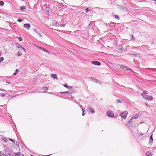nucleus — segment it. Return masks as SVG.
Listing matches in <instances>:
<instances>
[{
    "label": "nucleus",
    "mask_w": 156,
    "mask_h": 156,
    "mask_svg": "<svg viewBox=\"0 0 156 156\" xmlns=\"http://www.w3.org/2000/svg\"><path fill=\"white\" fill-rule=\"evenodd\" d=\"M145 105H146V106H149V105L148 104L145 103Z\"/></svg>",
    "instance_id": "nucleus-52"
},
{
    "label": "nucleus",
    "mask_w": 156,
    "mask_h": 156,
    "mask_svg": "<svg viewBox=\"0 0 156 156\" xmlns=\"http://www.w3.org/2000/svg\"><path fill=\"white\" fill-rule=\"evenodd\" d=\"M143 134H144V133H140L138 134V136H139L140 137L141 136H142L143 135Z\"/></svg>",
    "instance_id": "nucleus-38"
},
{
    "label": "nucleus",
    "mask_w": 156,
    "mask_h": 156,
    "mask_svg": "<svg viewBox=\"0 0 156 156\" xmlns=\"http://www.w3.org/2000/svg\"><path fill=\"white\" fill-rule=\"evenodd\" d=\"M82 110L83 112L82 115L83 116H84L85 115L86 112L85 110L83 109V108H82Z\"/></svg>",
    "instance_id": "nucleus-28"
},
{
    "label": "nucleus",
    "mask_w": 156,
    "mask_h": 156,
    "mask_svg": "<svg viewBox=\"0 0 156 156\" xmlns=\"http://www.w3.org/2000/svg\"><path fill=\"white\" fill-rule=\"evenodd\" d=\"M17 74V73L16 72H15L13 73V75L14 76L16 75Z\"/></svg>",
    "instance_id": "nucleus-51"
},
{
    "label": "nucleus",
    "mask_w": 156,
    "mask_h": 156,
    "mask_svg": "<svg viewBox=\"0 0 156 156\" xmlns=\"http://www.w3.org/2000/svg\"><path fill=\"white\" fill-rule=\"evenodd\" d=\"M121 49H122V48H121Z\"/></svg>",
    "instance_id": "nucleus-61"
},
{
    "label": "nucleus",
    "mask_w": 156,
    "mask_h": 156,
    "mask_svg": "<svg viewBox=\"0 0 156 156\" xmlns=\"http://www.w3.org/2000/svg\"><path fill=\"white\" fill-rule=\"evenodd\" d=\"M9 140L11 142H13V143H15V141L12 139H10V138H9Z\"/></svg>",
    "instance_id": "nucleus-31"
},
{
    "label": "nucleus",
    "mask_w": 156,
    "mask_h": 156,
    "mask_svg": "<svg viewBox=\"0 0 156 156\" xmlns=\"http://www.w3.org/2000/svg\"><path fill=\"white\" fill-rule=\"evenodd\" d=\"M63 86L64 87L68 88L69 89H71V88L72 87L69 86L66 84H65L63 85Z\"/></svg>",
    "instance_id": "nucleus-17"
},
{
    "label": "nucleus",
    "mask_w": 156,
    "mask_h": 156,
    "mask_svg": "<svg viewBox=\"0 0 156 156\" xmlns=\"http://www.w3.org/2000/svg\"><path fill=\"white\" fill-rule=\"evenodd\" d=\"M19 40L20 41H21L23 40V39H22V38L21 37H20L19 38Z\"/></svg>",
    "instance_id": "nucleus-46"
},
{
    "label": "nucleus",
    "mask_w": 156,
    "mask_h": 156,
    "mask_svg": "<svg viewBox=\"0 0 156 156\" xmlns=\"http://www.w3.org/2000/svg\"><path fill=\"white\" fill-rule=\"evenodd\" d=\"M51 77L53 78L54 79H55V78H57V75L56 74H51Z\"/></svg>",
    "instance_id": "nucleus-14"
},
{
    "label": "nucleus",
    "mask_w": 156,
    "mask_h": 156,
    "mask_svg": "<svg viewBox=\"0 0 156 156\" xmlns=\"http://www.w3.org/2000/svg\"><path fill=\"white\" fill-rule=\"evenodd\" d=\"M116 101L118 103H121L122 102V101H121V100L119 99H117L116 100Z\"/></svg>",
    "instance_id": "nucleus-40"
},
{
    "label": "nucleus",
    "mask_w": 156,
    "mask_h": 156,
    "mask_svg": "<svg viewBox=\"0 0 156 156\" xmlns=\"http://www.w3.org/2000/svg\"><path fill=\"white\" fill-rule=\"evenodd\" d=\"M115 19H117V20H119V16L117 15H115Z\"/></svg>",
    "instance_id": "nucleus-32"
},
{
    "label": "nucleus",
    "mask_w": 156,
    "mask_h": 156,
    "mask_svg": "<svg viewBox=\"0 0 156 156\" xmlns=\"http://www.w3.org/2000/svg\"><path fill=\"white\" fill-rule=\"evenodd\" d=\"M17 143H18V144L19 143H18V142H16V144H17Z\"/></svg>",
    "instance_id": "nucleus-58"
},
{
    "label": "nucleus",
    "mask_w": 156,
    "mask_h": 156,
    "mask_svg": "<svg viewBox=\"0 0 156 156\" xmlns=\"http://www.w3.org/2000/svg\"><path fill=\"white\" fill-rule=\"evenodd\" d=\"M19 70L18 69H17L15 71V72H16V73H17L19 71Z\"/></svg>",
    "instance_id": "nucleus-49"
},
{
    "label": "nucleus",
    "mask_w": 156,
    "mask_h": 156,
    "mask_svg": "<svg viewBox=\"0 0 156 156\" xmlns=\"http://www.w3.org/2000/svg\"><path fill=\"white\" fill-rule=\"evenodd\" d=\"M0 90H2V89L0 88Z\"/></svg>",
    "instance_id": "nucleus-59"
},
{
    "label": "nucleus",
    "mask_w": 156,
    "mask_h": 156,
    "mask_svg": "<svg viewBox=\"0 0 156 156\" xmlns=\"http://www.w3.org/2000/svg\"><path fill=\"white\" fill-rule=\"evenodd\" d=\"M35 46L39 49H40L42 51H43L45 52H47L48 53H49V52L46 49H45L44 48L41 47H40L39 46H37V45H35Z\"/></svg>",
    "instance_id": "nucleus-7"
},
{
    "label": "nucleus",
    "mask_w": 156,
    "mask_h": 156,
    "mask_svg": "<svg viewBox=\"0 0 156 156\" xmlns=\"http://www.w3.org/2000/svg\"><path fill=\"white\" fill-rule=\"evenodd\" d=\"M119 68H120V69H124L125 68L127 69L128 67H127L126 66H125L124 65H119Z\"/></svg>",
    "instance_id": "nucleus-13"
},
{
    "label": "nucleus",
    "mask_w": 156,
    "mask_h": 156,
    "mask_svg": "<svg viewBox=\"0 0 156 156\" xmlns=\"http://www.w3.org/2000/svg\"><path fill=\"white\" fill-rule=\"evenodd\" d=\"M6 83L8 84H9L11 83V82L8 80H7L6 81Z\"/></svg>",
    "instance_id": "nucleus-48"
},
{
    "label": "nucleus",
    "mask_w": 156,
    "mask_h": 156,
    "mask_svg": "<svg viewBox=\"0 0 156 156\" xmlns=\"http://www.w3.org/2000/svg\"><path fill=\"white\" fill-rule=\"evenodd\" d=\"M24 27L26 29H29L30 26V25L29 23H25L24 24Z\"/></svg>",
    "instance_id": "nucleus-11"
},
{
    "label": "nucleus",
    "mask_w": 156,
    "mask_h": 156,
    "mask_svg": "<svg viewBox=\"0 0 156 156\" xmlns=\"http://www.w3.org/2000/svg\"><path fill=\"white\" fill-rule=\"evenodd\" d=\"M141 95L145 100L148 101H152L153 99V98L151 96H149L146 95H144L143 94H142Z\"/></svg>",
    "instance_id": "nucleus-1"
},
{
    "label": "nucleus",
    "mask_w": 156,
    "mask_h": 156,
    "mask_svg": "<svg viewBox=\"0 0 156 156\" xmlns=\"http://www.w3.org/2000/svg\"><path fill=\"white\" fill-rule=\"evenodd\" d=\"M0 95L2 97H4L5 96V94L4 93L1 94Z\"/></svg>",
    "instance_id": "nucleus-44"
},
{
    "label": "nucleus",
    "mask_w": 156,
    "mask_h": 156,
    "mask_svg": "<svg viewBox=\"0 0 156 156\" xmlns=\"http://www.w3.org/2000/svg\"><path fill=\"white\" fill-rule=\"evenodd\" d=\"M93 25V23L92 22H90V23L88 26V29H90V28L91 26Z\"/></svg>",
    "instance_id": "nucleus-20"
},
{
    "label": "nucleus",
    "mask_w": 156,
    "mask_h": 156,
    "mask_svg": "<svg viewBox=\"0 0 156 156\" xmlns=\"http://www.w3.org/2000/svg\"><path fill=\"white\" fill-rule=\"evenodd\" d=\"M15 156H20V153H14Z\"/></svg>",
    "instance_id": "nucleus-23"
},
{
    "label": "nucleus",
    "mask_w": 156,
    "mask_h": 156,
    "mask_svg": "<svg viewBox=\"0 0 156 156\" xmlns=\"http://www.w3.org/2000/svg\"><path fill=\"white\" fill-rule=\"evenodd\" d=\"M5 156L4 152H2L0 151V156Z\"/></svg>",
    "instance_id": "nucleus-27"
},
{
    "label": "nucleus",
    "mask_w": 156,
    "mask_h": 156,
    "mask_svg": "<svg viewBox=\"0 0 156 156\" xmlns=\"http://www.w3.org/2000/svg\"><path fill=\"white\" fill-rule=\"evenodd\" d=\"M35 32L37 33V34H38L40 37H42V36L41 35V34L40 33H38L37 31L36 30H34Z\"/></svg>",
    "instance_id": "nucleus-30"
},
{
    "label": "nucleus",
    "mask_w": 156,
    "mask_h": 156,
    "mask_svg": "<svg viewBox=\"0 0 156 156\" xmlns=\"http://www.w3.org/2000/svg\"><path fill=\"white\" fill-rule=\"evenodd\" d=\"M91 78L92 79V80L96 83H97V81H98V79H96V78Z\"/></svg>",
    "instance_id": "nucleus-24"
},
{
    "label": "nucleus",
    "mask_w": 156,
    "mask_h": 156,
    "mask_svg": "<svg viewBox=\"0 0 156 156\" xmlns=\"http://www.w3.org/2000/svg\"><path fill=\"white\" fill-rule=\"evenodd\" d=\"M22 54L21 52H20V51H18V53H17V55L18 56H21L22 55Z\"/></svg>",
    "instance_id": "nucleus-33"
},
{
    "label": "nucleus",
    "mask_w": 156,
    "mask_h": 156,
    "mask_svg": "<svg viewBox=\"0 0 156 156\" xmlns=\"http://www.w3.org/2000/svg\"><path fill=\"white\" fill-rule=\"evenodd\" d=\"M119 65H118L117 66V68L118 69H120V68H119Z\"/></svg>",
    "instance_id": "nucleus-50"
},
{
    "label": "nucleus",
    "mask_w": 156,
    "mask_h": 156,
    "mask_svg": "<svg viewBox=\"0 0 156 156\" xmlns=\"http://www.w3.org/2000/svg\"><path fill=\"white\" fill-rule=\"evenodd\" d=\"M22 1H24V0H22Z\"/></svg>",
    "instance_id": "nucleus-62"
},
{
    "label": "nucleus",
    "mask_w": 156,
    "mask_h": 156,
    "mask_svg": "<svg viewBox=\"0 0 156 156\" xmlns=\"http://www.w3.org/2000/svg\"><path fill=\"white\" fill-rule=\"evenodd\" d=\"M4 140L5 141V142H7V139H4Z\"/></svg>",
    "instance_id": "nucleus-53"
},
{
    "label": "nucleus",
    "mask_w": 156,
    "mask_h": 156,
    "mask_svg": "<svg viewBox=\"0 0 156 156\" xmlns=\"http://www.w3.org/2000/svg\"><path fill=\"white\" fill-rule=\"evenodd\" d=\"M90 10V9L89 8H87L86 9L85 12H88Z\"/></svg>",
    "instance_id": "nucleus-41"
},
{
    "label": "nucleus",
    "mask_w": 156,
    "mask_h": 156,
    "mask_svg": "<svg viewBox=\"0 0 156 156\" xmlns=\"http://www.w3.org/2000/svg\"><path fill=\"white\" fill-rule=\"evenodd\" d=\"M97 83L101 84L102 83L101 81L99 80H98V81H97Z\"/></svg>",
    "instance_id": "nucleus-43"
},
{
    "label": "nucleus",
    "mask_w": 156,
    "mask_h": 156,
    "mask_svg": "<svg viewBox=\"0 0 156 156\" xmlns=\"http://www.w3.org/2000/svg\"><path fill=\"white\" fill-rule=\"evenodd\" d=\"M133 117L129 121L127 122L126 123V125L128 126H129L131 125V123L133 122Z\"/></svg>",
    "instance_id": "nucleus-8"
},
{
    "label": "nucleus",
    "mask_w": 156,
    "mask_h": 156,
    "mask_svg": "<svg viewBox=\"0 0 156 156\" xmlns=\"http://www.w3.org/2000/svg\"><path fill=\"white\" fill-rule=\"evenodd\" d=\"M60 93L62 94H71V93L70 92H69L68 91L61 92H60Z\"/></svg>",
    "instance_id": "nucleus-18"
},
{
    "label": "nucleus",
    "mask_w": 156,
    "mask_h": 156,
    "mask_svg": "<svg viewBox=\"0 0 156 156\" xmlns=\"http://www.w3.org/2000/svg\"><path fill=\"white\" fill-rule=\"evenodd\" d=\"M110 23H109V25H110V24H112H112H114L115 23H114V22H110Z\"/></svg>",
    "instance_id": "nucleus-47"
},
{
    "label": "nucleus",
    "mask_w": 156,
    "mask_h": 156,
    "mask_svg": "<svg viewBox=\"0 0 156 156\" xmlns=\"http://www.w3.org/2000/svg\"><path fill=\"white\" fill-rule=\"evenodd\" d=\"M128 54L133 55V56H138L139 55H140L138 53H137L136 52L133 51L131 52V53H129Z\"/></svg>",
    "instance_id": "nucleus-9"
},
{
    "label": "nucleus",
    "mask_w": 156,
    "mask_h": 156,
    "mask_svg": "<svg viewBox=\"0 0 156 156\" xmlns=\"http://www.w3.org/2000/svg\"><path fill=\"white\" fill-rule=\"evenodd\" d=\"M54 24H55V26H59L60 25V24L58 23L57 22H56Z\"/></svg>",
    "instance_id": "nucleus-36"
},
{
    "label": "nucleus",
    "mask_w": 156,
    "mask_h": 156,
    "mask_svg": "<svg viewBox=\"0 0 156 156\" xmlns=\"http://www.w3.org/2000/svg\"><path fill=\"white\" fill-rule=\"evenodd\" d=\"M127 114L128 112L127 111H125L122 112L120 114V115L121 118H123L124 119H125L126 118Z\"/></svg>",
    "instance_id": "nucleus-3"
},
{
    "label": "nucleus",
    "mask_w": 156,
    "mask_h": 156,
    "mask_svg": "<svg viewBox=\"0 0 156 156\" xmlns=\"http://www.w3.org/2000/svg\"><path fill=\"white\" fill-rule=\"evenodd\" d=\"M147 90H145L143 91V94H144V95H145L146 94H147Z\"/></svg>",
    "instance_id": "nucleus-42"
},
{
    "label": "nucleus",
    "mask_w": 156,
    "mask_h": 156,
    "mask_svg": "<svg viewBox=\"0 0 156 156\" xmlns=\"http://www.w3.org/2000/svg\"><path fill=\"white\" fill-rule=\"evenodd\" d=\"M21 156H24V155L23 154H22Z\"/></svg>",
    "instance_id": "nucleus-55"
},
{
    "label": "nucleus",
    "mask_w": 156,
    "mask_h": 156,
    "mask_svg": "<svg viewBox=\"0 0 156 156\" xmlns=\"http://www.w3.org/2000/svg\"><path fill=\"white\" fill-rule=\"evenodd\" d=\"M4 4V2L2 1H0V5L2 6Z\"/></svg>",
    "instance_id": "nucleus-29"
},
{
    "label": "nucleus",
    "mask_w": 156,
    "mask_h": 156,
    "mask_svg": "<svg viewBox=\"0 0 156 156\" xmlns=\"http://www.w3.org/2000/svg\"><path fill=\"white\" fill-rule=\"evenodd\" d=\"M150 141L149 143H152L153 142V139L152 138V134L149 137Z\"/></svg>",
    "instance_id": "nucleus-15"
},
{
    "label": "nucleus",
    "mask_w": 156,
    "mask_h": 156,
    "mask_svg": "<svg viewBox=\"0 0 156 156\" xmlns=\"http://www.w3.org/2000/svg\"><path fill=\"white\" fill-rule=\"evenodd\" d=\"M4 58L3 57H1L0 58V63L3 61L4 60Z\"/></svg>",
    "instance_id": "nucleus-35"
},
{
    "label": "nucleus",
    "mask_w": 156,
    "mask_h": 156,
    "mask_svg": "<svg viewBox=\"0 0 156 156\" xmlns=\"http://www.w3.org/2000/svg\"><path fill=\"white\" fill-rule=\"evenodd\" d=\"M50 155H47L46 156H49Z\"/></svg>",
    "instance_id": "nucleus-56"
},
{
    "label": "nucleus",
    "mask_w": 156,
    "mask_h": 156,
    "mask_svg": "<svg viewBox=\"0 0 156 156\" xmlns=\"http://www.w3.org/2000/svg\"><path fill=\"white\" fill-rule=\"evenodd\" d=\"M87 108L88 109V110L92 113H94L95 112V111L94 109L93 108H91L90 106H89Z\"/></svg>",
    "instance_id": "nucleus-10"
},
{
    "label": "nucleus",
    "mask_w": 156,
    "mask_h": 156,
    "mask_svg": "<svg viewBox=\"0 0 156 156\" xmlns=\"http://www.w3.org/2000/svg\"><path fill=\"white\" fill-rule=\"evenodd\" d=\"M16 46L17 48H19V49L20 50H23L24 51H25V49L24 47H23L20 44L17 43L16 44Z\"/></svg>",
    "instance_id": "nucleus-5"
},
{
    "label": "nucleus",
    "mask_w": 156,
    "mask_h": 156,
    "mask_svg": "<svg viewBox=\"0 0 156 156\" xmlns=\"http://www.w3.org/2000/svg\"><path fill=\"white\" fill-rule=\"evenodd\" d=\"M58 8H60L62 6H63V5L62 3H59V4L58 5Z\"/></svg>",
    "instance_id": "nucleus-26"
},
{
    "label": "nucleus",
    "mask_w": 156,
    "mask_h": 156,
    "mask_svg": "<svg viewBox=\"0 0 156 156\" xmlns=\"http://www.w3.org/2000/svg\"><path fill=\"white\" fill-rule=\"evenodd\" d=\"M140 114L139 113L136 114L134 116V118H133V119H136L138 116H140Z\"/></svg>",
    "instance_id": "nucleus-22"
},
{
    "label": "nucleus",
    "mask_w": 156,
    "mask_h": 156,
    "mask_svg": "<svg viewBox=\"0 0 156 156\" xmlns=\"http://www.w3.org/2000/svg\"><path fill=\"white\" fill-rule=\"evenodd\" d=\"M9 156H13V155H11L10 154V155H9Z\"/></svg>",
    "instance_id": "nucleus-57"
},
{
    "label": "nucleus",
    "mask_w": 156,
    "mask_h": 156,
    "mask_svg": "<svg viewBox=\"0 0 156 156\" xmlns=\"http://www.w3.org/2000/svg\"><path fill=\"white\" fill-rule=\"evenodd\" d=\"M126 70H129L130 72H133V71L128 67L127 69H126Z\"/></svg>",
    "instance_id": "nucleus-34"
},
{
    "label": "nucleus",
    "mask_w": 156,
    "mask_h": 156,
    "mask_svg": "<svg viewBox=\"0 0 156 156\" xmlns=\"http://www.w3.org/2000/svg\"><path fill=\"white\" fill-rule=\"evenodd\" d=\"M130 39L131 41H134L135 40V38L133 35H132L130 36Z\"/></svg>",
    "instance_id": "nucleus-19"
},
{
    "label": "nucleus",
    "mask_w": 156,
    "mask_h": 156,
    "mask_svg": "<svg viewBox=\"0 0 156 156\" xmlns=\"http://www.w3.org/2000/svg\"><path fill=\"white\" fill-rule=\"evenodd\" d=\"M147 69H149L150 70H151V71H153V70H156V69L151 68H147Z\"/></svg>",
    "instance_id": "nucleus-39"
},
{
    "label": "nucleus",
    "mask_w": 156,
    "mask_h": 156,
    "mask_svg": "<svg viewBox=\"0 0 156 156\" xmlns=\"http://www.w3.org/2000/svg\"><path fill=\"white\" fill-rule=\"evenodd\" d=\"M146 156H151L150 155V152H147L146 154Z\"/></svg>",
    "instance_id": "nucleus-25"
},
{
    "label": "nucleus",
    "mask_w": 156,
    "mask_h": 156,
    "mask_svg": "<svg viewBox=\"0 0 156 156\" xmlns=\"http://www.w3.org/2000/svg\"><path fill=\"white\" fill-rule=\"evenodd\" d=\"M26 7L25 6H22L20 8V9L21 11H23L24 9H26Z\"/></svg>",
    "instance_id": "nucleus-21"
},
{
    "label": "nucleus",
    "mask_w": 156,
    "mask_h": 156,
    "mask_svg": "<svg viewBox=\"0 0 156 156\" xmlns=\"http://www.w3.org/2000/svg\"><path fill=\"white\" fill-rule=\"evenodd\" d=\"M3 151L4 153L5 156L10 155V154L11 153L10 150L7 148L5 149Z\"/></svg>",
    "instance_id": "nucleus-2"
},
{
    "label": "nucleus",
    "mask_w": 156,
    "mask_h": 156,
    "mask_svg": "<svg viewBox=\"0 0 156 156\" xmlns=\"http://www.w3.org/2000/svg\"><path fill=\"white\" fill-rule=\"evenodd\" d=\"M91 63L93 64L98 66H100L101 65V64L100 62L96 61H92Z\"/></svg>",
    "instance_id": "nucleus-6"
},
{
    "label": "nucleus",
    "mask_w": 156,
    "mask_h": 156,
    "mask_svg": "<svg viewBox=\"0 0 156 156\" xmlns=\"http://www.w3.org/2000/svg\"><path fill=\"white\" fill-rule=\"evenodd\" d=\"M1 54V52L0 51V55Z\"/></svg>",
    "instance_id": "nucleus-60"
},
{
    "label": "nucleus",
    "mask_w": 156,
    "mask_h": 156,
    "mask_svg": "<svg viewBox=\"0 0 156 156\" xmlns=\"http://www.w3.org/2000/svg\"><path fill=\"white\" fill-rule=\"evenodd\" d=\"M120 9L123 11H126V7L123 5H121L120 6Z\"/></svg>",
    "instance_id": "nucleus-12"
},
{
    "label": "nucleus",
    "mask_w": 156,
    "mask_h": 156,
    "mask_svg": "<svg viewBox=\"0 0 156 156\" xmlns=\"http://www.w3.org/2000/svg\"><path fill=\"white\" fill-rule=\"evenodd\" d=\"M2 91H6L5 90H4V89L3 90L2 89Z\"/></svg>",
    "instance_id": "nucleus-54"
},
{
    "label": "nucleus",
    "mask_w": 156,
    "mask_h": 156,
    "mask_svg": "<svg viewBox=\"0 0 156 156\" xmlns=\"http://www.w3.org/2000/svg\"><path fill=\"white\" fill-rule=\"evenodd\" d=\"M23 20V19H21L19 18L18 19V21L19 22H22Z\"/></svg>",
    "instance_id": "nucleus-37"
},
{
    "label": "nucleus",
    "mask_w": 156,
    "mask_h": 156,
    "mask_svg": "<svg viewBox=\"0 0 156 156\" xmlns=\"http://www.w3.org/2000/svg\"><path fill=\"white\" fill-rule=\"evenodd\" d=\"M66 25V24H60V27H64Z\"/></svg>",
    "instance_id": "nucleus-45"
},
{
    "label": "nucleus",
    "mask_w": 156,
    "mask_h": 156,
    "mask_svg": "<svg viewBox=\"0 0 156 156\" xmlns=\"http://www.w3.org/2000/svg\"><path fill=\"white\" fill-rule=\"evenodd\" d=\"M48 90V88L47 87H43L42 88V90H44L43 92H45L47 91Z\"/></svg>",
    "instance_id": "nucleus-16"
},
{
    "label": "nucleus",
    "mask_w": 156,
    "mask_h": 156,
    "mask_svg": "<svg viewBox=\"0 0 156 156\" xmlns=\"http://www.w3.org/2000/svg\"><path fill=\"white\" fill-rule=\"evenodd\" d=\"M106 114L108 116L110 117H113L114 114L112 111L108 110L107 111Z\"/></svg>",
    "instance_id": "nucleus-4"
}]
</instances>
